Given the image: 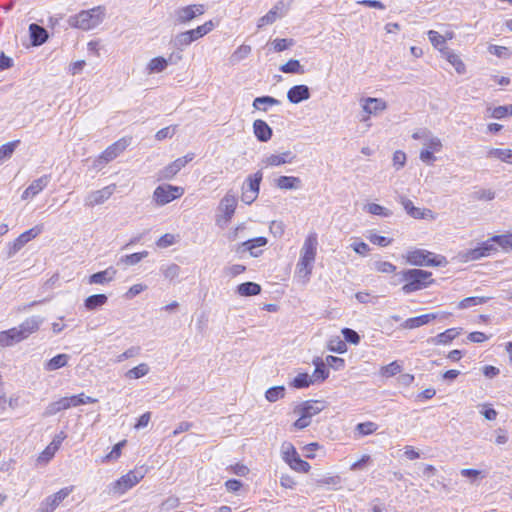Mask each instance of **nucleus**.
<instances>
[{
	"mask_svg": "<svg viewBox=\"0 0 512 512\" xmlns=\"http://www.w3.org/2000/svg\"><path fill=\"white\" fill-rule=\"evenodd\" d=\"M43 319L39 316H32L25 319L18 326L0 332V348L13 346L30 335L36 333Z\"/></svg>",
	"mask_w": 512,
	"mask_h": 512,
	"instance_id": "obj_1",
	"label": "nucleus"
},
{
	"mask_svg": "<svg viewBox=\"0 0 512 512\" xmlns=\"http://www.w3.org/2000/svg\"><path fill=\"white\" fill-rule=\"evenodd\" d=\"M396 276L397 281L393 284L403 283L401 291L405 295L423 290L434 282L431 272L416 268L402 270Z\"/></svg>",
	"mask_w": 512,
	"mask_h": 512,
	"instance_id": "obj_2",
	"label": "nucleus"
},
{
	"mask_svg": "<svg viewBox=\"0 0 512 512\" xmlns=\"http://www.w3.org/2000/svg\"><path fill=\"white\" fill-rule=\"evenodd\" d=\"M326 408V402L323 400H306L294 407V413L299 418L293 423L296 430H303L311 424L313 416L319 414Z\"/></svg>",
	"mask_w": 512,
	"mask_h": 512,
	"instance_id": "obj_3",
	"label": "nucleus"
},
{
	"mask_svg": "<svg viewBox=\"0 0 512 512\" xmlns=\"http://www.w3.org/2000/svg\"><path fill=\"white\" fill-rule=\"evenodd\" d=\"M412 138H427L429 140L428 145L420 151L419 159L427 165H433L436 161L434 153H439L443 149L442 140L427 128L418 129L412 134Z\"/></svg>",
	"mask_w": 512,
	"mask_h": 512,
	"instance_id": "obj_4",
	"label": "nucleus"
},
{
	"mask_svg": "<svg viewBox=\"0 0 512 512\" xmlns=\"http://www.w3.org/2000/svg\"><path fill=\"white\" fill-rule=\"evenodd\" d=\"M103 17L104 10L101 7H95L70 16L68 23L73 28L87 31L97 27L103 21Z\"/></svg>",
	"mask_w": 512,
	"mask_h": 512,
	"instance_id": "obj_5",
	"label": "nucleus"
},
{
	"mask_svg": "<svg viewBox=\"0 0 512 512\" xmlns=\"http://www.w3.org/2000/svg\"><path fill=\"white\" fill-rule=\"evenodd\" d=\"M406 261L414 266L444 267L448 261L445 256L437 255L426 249L415 248L407 251Z\"/></svg>",
	"mask_w": 512,
	"mask_h": 512,
	"instance_id": "obj_6",
	"label": "nucleus"
},
{
	"mask_svg": "<svg viewBox=\"0 0 512 512\" xmlns=\"http://www.w3.org/2000/svg\"><path fill=\"white\" fill-rule=\"evenodd\" d=\"M96 402L97 399L85 396L84 393H80L78 395H73L69 397H62L56 401L49 403L43 412V416L50 417L62 410H66L71 407H77L80 405Z\"/></svg>",
	"mask_w": 512,
	"mask_h": 512,
	"instance_id": "obj_7",
	"label": "nucleus"
},
{
	"mask_svg": "<svg viewBox=\"0 0 512 512\" xmlns=\"http://www.w3.org/2000/svg\"><path fill=\"white\" fill-rule=\"evenodd\" d=\"M131 144L130 137H123L110 146H108L100 155H98L92 163L95 170H101L108 163L120 156Z\"/></svg>",
	"mask_w": 512,
	"mask_h": 512,
	"instance_id": "obj_8",
	"label": "nucleus"
},
{
	"mask_svg": "<svg viewBox=\"0 0 512 512\" xmlns=\"http://www.w3.org/2000/svg\"><path fill=\"white\" fill-rule=\"evenodd\" d=\"M237 202L238 200L236 195L231 193L230 191L227 192L224 195V197L220 200L218 206L219 213L216 215L215 218V223L219 228L224 229L229 225L235 214Z\"/></svg>",
	"mask_w": 512,
	"mask_h": 512,
	"instance_id": "obj_9",
	"label": "nucleus"
},
{
	"mask_svg": "<svg viewBox=\"0 0 512 512\" xmlns=\"http://www.w3.org/2000/svg\"><path fill=\"white\" fill-rule=\"evenodd\" d=\"M146 471L141 468L130 470L125 475L111 483L110 490L116 495H123L128 490L136 486L144 477Z\"/></svg>",
	"mask_w": 512,
	"mask_h": 512,
	"instance_id": "obj_10",
	"label": "nucleus"
},
{
	"mask_svg": "<svg viewBox=\"0 0 512 512\" xmlns=\"http://www.w3.org/2000/svg\"><path fill=\"white\" fill-rule=\"evenodd\" d=\"M498 251L495 240H493V236L481 243L473 249H468L466 251L460 252L458 257L462 262L476 261L484 257H489Z\"/></svg>",
	"mask_w": 512,
	"mask_h": 512,
	"instance_id": "obj_11",
	"label": "nucleus"
},
{
	"mask_svg": "<svg viewBox=\"0 0 512 512\" xmlns=\"http://www.w3.org/2000/svg\"><path fill=\"white\" fill-rule=\"evenodd\" d=\"M283 461L294 471L298 473H308L311 466L302 460L293 444L285 442L281 446Z\"/></svg>",
	"mask_w": 512,
	"mask_h": 512,
	"instance_id": "obj_12",
	"label": "nucleus"
},
{
	"mask_svg": "<svg viewBox=\"0 0 512 512\" xmlns=\"http://www.w3.org/2000/svg\"><path fill=\"white\" fill-rule=\"evenodd\" d=\"M185 190L181 186L162 184L157 186L152 195L156 206H164L183 196Z\"/></svg>",
	"mask_w": 512,
	"mask_h": 512,
	"instance_id": "obj_13",
	"label": "nucleus"
},
{
	"mask_svg": "<svg viewBox=\"0 0 512 512\" xmlns=\"http://www.w3.org/2000/svg\"><path fill=\"white\" fill-rule=\"evenodd\" d=\"M206 11L204 4H190L182 6L174 11L175 23L178 25H185L190 23L195 18L202 16Z\"/></svg>",
	"mask_w": 512,
	"mask_h": 512,
	"instance_id": "obj_14",
	"label": "nucleus"
},
{
	"mask_svg": "<svg viewBox=\"0 0 512 512\" xmlns=\"http://www.w3.org/2000/svg\"><path fill=\"white\" fill-rule=\"evenodd\" d=\"M194 157V153H187L185 156L177 158L158 171L157 179L159 181L173 179L182 168L194 159Z\"/></svg>",
	"mask_w": 512,
	"mask_h": 512,
	"instance_id": "obj_15",
	"label": "nucleus"
},
{
	"mask_svg": "<svg viewBox=\"0 0 512 512\" xmlns=\"http://www.w3.org/2000/svg\"><path fill=\"white\" fill-rule=\"evenodd\" d=\"M290 8V1H278L264 16L259 18L257 27L263 28L264 26L273 24L278 18L284 17Z\"/></svg>",
	"mask_w": 512,
	"mask_h": 512,
	"instance_id": "obj_16",
	"label": "nucleus"
},
{
	"mask_svg": "<svg viewBox=\"0 0 512 512\" xmlns=\"http://www.w3.org/2000/svg\"><path fill=\"white\" fill-rule=\"evenodd\" d=\"M116 191V184L107 185L101 189L91 191L84 200V205L89 208L105 203Z\"/></svg>",
	"mask_w": 512,
	"mask_h": 512,
	"instance_id": "obj_17",
	"label": "nucleus"
},
{
	"mask_svg": "<svg viewBox=\"0 0 512 512\" xmlns=\"http://www.w3.org/2000/svg\"><path fill=\"white\" fill-rule=\"evenodd\" d=\"M363 117L361 121H367L372 115H377L387 109V102L381 98L367 97L360 100Z\"/></svg>",
	"mask_w": 512,
	"mask_h": 512,
	"instance_id": "obj_18",
	"label": "nucleus"
},
{
	"mask_svg": "<svg viewBox=\"0 0 512 512\" xmlns=\"http://www.w3.org/2000/svg\"><path fill=\"white\" fill-rule=\"evenodd\" d=\"M73 490L74 486L64 487L58 492L46 497L41 502L38 512H53Z\"/></svg>",
	"mask_w": 512,
	"mask_h": 512,
	"instance_id": "obj_19",
	"label": "nucleus"
},
{
	"mask_svg": "<svg viewBox=\"0 0 512 512\" xmlns=\"http://www.w3.org/2000/svg\"><path fill=\"white\" fill-rule=\"evenodd\" d=\"M41 232L42 226H35L20 234L14 241L8 243V256L15 255L25 244L36 238Z\"/></svg>",
	"mask_w": 512,
	"mask_h": 512,
	"instance_id": "obj_20",
	"label": "nucleus"
},
{
	"mask_svg": "<svg viewBox=\"0 0 512 512\" xmlns=\"http://www.w3.org/2000/svg\"><path fill=\"white\" fill-rule=\"evenodd\" d=\"M400 203L402 204L406 213L414 219H435V214L432 210L416 207L408 198L401 197Z\"/></svg>",
	"mask_w": 512,
	"mask_h": 512,
	"instance_id": "obj_21",
	"label": "nucleus"
},
{
	"mask_svg": "<svg viewBox=\"0 0 512 512\" xmlns=\"http://www.w3.org/2000/svg\"><path fill=\"white\" fill-rule=\"evenodd\" d=\"M296 159V154L292 151L287 150L281 153H274L266 155L262 159V163L265 167H277L285 164H291Z\"/></svg>",
	"mask_w": 512,
	"mask_h": 512,
	"instance_id": "obj_22",
	"label": "nucleus"
},
{
	"mask_svg": "<svg viewBox=\"0 0 512 512\" xmlns=\"http://www.w3.org/2000/svg\"><path fill=\"white\" fill-rule=\"evenodd\" d=\"M318 238L315 232L309 233L303 243L300 251V258L307 260H316L317 255Z\"/></svg>",
	"mask_w": 512,
	"mask_h": 512,
	"instance_id": "obj_23",
	"label": "nucleus"
},
{
	"mask_svg": "<svg viewBox=\"0 0 512 512\" xmlns=\"http://www.w3.org/2000/svg\"><path fill=\"white\" fill-rule=\"evenodd\" d=\"M268 240L266 237L260 236L253 239H249L247 241L242 242L238 245L236 251H248L251 256L258 257L261 255L262 251L259 250L260 247H263L267 244Z\"/></svg>",
	"mask_w": 512,
	"mask_h": 512,
	"instance_id": "obj_24",
	"label": "nucleus"
},
{
	"mask_svg": "<svg viewBox=\"0 0 512 512\" xmlns=\"http://www.w3.org/2000/svg\"><path fill=\"white\" fill-rule=\"evenodd\" d=\"M50 181L49 175H43L40 178L34 180L22 193L21 198L26 200L28 198H33L38 195L42 190L46 188Z\"/></svg>",
	"mask_w": 512,
	"mask_h": 512,
	"instance_id": "obj_25",
	"label": "nucleus"
},
{
	"mask_svg": "<svg viewBox=\"0 0 512 512\" xmlns=\"http://www.w3.org/2000/svg\"><path fill=\"white\" fill-rule=\"evenodd\" d=\"M310 89L307 85H295L287 92V99L292 104H298L310 98Z\"/></svg>",
	"mask_w": 512,
	"mask_h": 512,
	"instance_id": "obj_26",
	"label": "nucleus"
},
{
	"mask_svg": "<svg viewBox=\"0 0 512 512\" xmlns=\"http://www.w3.org/2000/svg\"><path fill=\"white\" fill-rule=\"evenodd\" d=\"M116 275H117V270L114 267L110 266L103 271H99L97 273L90 275L88 278V283L91 285L92 284L104 285V284L112 282L115 279Z\"/></svg>",
	"mask_w": 512,
	"mask_h": 512,
	"instance_id": "obj_27",
	"label": "nucleus"
},
{
	"mask_svg": "<svg viewBox=\"0 0 512 512\" xmlns=\"http://www.w3.org/2000/svg\"><path fill=\"white\" fill-rule=\"evenodd\" d=\"M253 133L260 142L269 141L273 135L271 127L261 119H257L253 122Z\"/></svg>",
	"mask_w": 512,
	"mask_h": 512,
	"instance_id": "obj_28",
	"label": "nucleus"
},
{
	"mask_svg": "<svg viewBox=\"0 0 512 512\" xmlns=\"http://www.w3.org/2000/svg\"><path fill=\"white\" fill-rule=\"evenodd\" d=\"M315 370L312 375L313 384L322 383L329 377V370L326 368V363L321 357H315L312 360Z\"/></svg>",
	"mask_w": 512,
	"mask_h": 512,
	"instance_id": "obj_29",
	"label": "nucleus"
},
{
	"mask_svg": "<svg viewBox=\"0 0 512 512\" xmlns=\"http://www.w3.org/2000/svg\"><path fill=\"white\" fill-rule=\"evenodd\" d=\"M29 34L33 46H40L48 39L47 30L36 23L29 25Z\"/></svg>",
	"mask_w": 512,
	"mask_h": 512,
	"instance_id": "obj_30",
	"label": "nucleus"
},
{
	"mask_svg": "<svg viewBox=\"0 0 512 512\" xmlns=\"http://www.w3.org/2000/svg\"><path fill=\"white\" fill-rule=\"evenodd\" d=\"M63 440L62 438L54 439L38 456L37 463L40 465L47 464L55 455V453L58 451L61 442Z\"/></svg>",
	"mask_w": 512,
	"mask_h": 512,
	"instance_id": "obj_31",
	"label": "nucleus"
},
{
	"mask_svg": "<svg viewBox=\"0 0 512 512\" xmlns=\"http://www.w3.org/2000/svg\"><path fill=\"white\" fill-rule=\"evenodd\" d=\"M215 28V23L212 20L206 21L204 24L197 26L194 29H190L185 31L191 41H197L198 39L204 37L208 33H210Z\"/></svg>",
	"mask_w": 512,
	"mask_h": 512,
	"instance_id": "obj_32",
	"label": "nucleus"
},
{
	"mask_svg": "<svg viewBox=\"0 0 512 512\" xmlns=\"http://www.w3.org/2000/svg\"><path fill=\"white\" fill-rule=\"evenodd\" d=\"M301 185V179L296 176H279L275 179V186L281 190L299 189Z\"/></svg>",
	"mask_w": 512,
	"mask_h": 512,
	"instance_id": "obj_33",
	"label": "nucleus"
},
{
	"mask_svg": "<svg viewBox=\"0 0 512 512\" xmlns=\"http://www.w3.org/2000/svg\"><path fill=\"white\" fill-rule=\"evenodd\" d=\"M315 261L299 258L296 265V275L303 279V283L310 280Z\"/></svg>",
	"mask_w": 512,
	"mask_h": 512,
	"instance_id": "obj_34",
	"label": "nucleus"
},
{
	"mask_svg": "<svg viewBox=\"0 0 512 512\" xmlns=\"http://www.w3.org/2000/svg\"><path fill=\"white\" fill-rule=\"evenodd\" d=\"M436 317H437L436 314L429 313V314H423L420 316L408 318L403 322L402 327L405 329L418 328L420 326L428 324L431 320L436 319Z\"/></svg>",
	"mask_w": 512,
	"mask_h": 512,
	"instance_id": "obj_35",
	"label": "nucleus"
},
{
	"mask_svg": "<svg viewBox=\"0 0 512 512\" xmlns=\"http://www.w3.org/2000/svg\"><path fill=\"white\" fill-rule=\"evenodd\" d=\"M442 57L445 58L455 68L458 74H464L466 72V66L464 62L453 50H444Z\"/></svg>",
	"mask_w": 512,
	"mask_h": 512,
	"instance_id": "obj_36",
	"label": "nucleus"
},
{
	"mask_svg": "<svg viewBox=\"0 0 512 512\" xmlns=\"http://www.w3.org/2000/svg\"><path fill=\"white\" fill-rule=\"evenodd\" d=\"M279 104L280 101L272 96H261L256 97L253 100L252 106L256 110L266 112L270 107L277 106Z\"/></svg>",
	"mask_w": 512,
	"mask_h": 512,
	"instance_id": "obj_37",
	"label": "nucleus"
},
{
	"mask_svg": "<svg viewBox=\"0 0 512 512\" xmlns=\"http://www.w3.org/2000/svg\"><path fill=\"white\" fill-rule=\"evenodd\" d=\"M427 36L431 44L435 49H437L441 55L444 50H448L449 48L446 46V37L441 35L439 32L435 30H429L427 32Z\"/></svg>",
	"mask_w": 512,
	"mask_h": 512,
	"instance_id": "obj_38",
	"label": "nucleus"
},
{
	"mask_svg": "<svg viewBox=\"0 0 512 512\" xmlns=\"http://www.w3.org/2000/svg\"><path fill=\"white\" fill-rule=\"evenodd\" d=\"M68 360H69V355L64 354V353L58 354V355L54 356L53 358H51L50 360H48L44 364V369L46 371L58 370L64 366H66L68 363Z\"/></svg>",
	"mask_w": 512,
	"mask_h": 512,
	"instance_id": "obj_39",
	"label": "nucleus"
},
{
	"mask_svg": "<svg viewBox=\"0 0 512 512\" xmlns=\"http://www.w3.org/2000/svg\"><path fill=\"white\" fill-rule=\"evenodd\" d=\"M107 301L108 298L105 294H95L85 299L84 306L87 310L93 311L105 305Z\"/></svg>",
	"mask_w": 512,
	"mask_h": 512,
	"instance_id": "obj_40",
	"label": "nucleus"
},
{
	"mask_svg": "<svg viewBox=\"0 0 512 512\" xmlns=\"http://www.w3.org/2000/svg\"><path fill=\"white\" fill-rule=\"evenodd\" d=\"M458 334L459 332L455 328H450L433 337L431 342L435 345H445L454 340Z\"/></svg>",
	"mask_w": 512,
	"mask_h": 512,
	"instance_id": "obj_41",
	"label": "nucleus"
},
{
	"mask_svg": "<svg viewBox=\"0 0 512 512\" xmlns=\"http://www.w3.org/2000/svg\"><path fill=\"white\" fill-rule=\"evenodd\" d=\"M487 156L507 164H512V149L492 148L487 152Z\"/></svg>",
	"mask_w": 512,
	"mask_h": 512,
	"instance_id": "obj_42",
	"label": "nucleus"
},
{
	"mask_svg": "<svg viewBox=\"0 0 512 512\" xmlns=\"http://www.w3.org/2000/svg\"><path fill=\"white\" fill-rule=\"evenodd\" d=\"M150 371L148 364L140 363L139 365L129 369L125 372V378L129 380H136L146 376Z\"/></svg>",
	"mask_w": 512,
	"mask_h": 512,
	"instance_id": "obj_43",
	"label": "nucleus"
},
{
	"mask_svg": "<svg viewBox=\"0 0 512 512\" xmlns=\"http://www.w3.org/2000/svg\"><path fill=\"white\" fill-rule=\"evenodd\" d=\"M260 292V285L254 282H245L237 286V293L240 296H255Z\"/></svg>",
	"mask_w": 512,
	"mask_h": 512,
	"instance_id": "obj_44",
	"label": "nucleus"
},
{
	"mask_svg": "<svg viewBox=\"0 0 512 512\" xmlns=\"http://www.w3.org/2000/svg\"><path fill=\"white\" fill-rule=\"evenodd\" d=\"M168 66V60L164 57H155L149 61L147 64V70L150 74L152 73H160L164 71Z\"/></svg>",
	"mask_w": 512,
	"mask_h": 512,
	"instance_id": "obj_45",
	"label": "nucleus"
},
{
	"mask_svg": "<svg viewBox=\"0 0 512 512\" xmlns=\"http://www.w3.org/2000/svg\"><path fill=\"white\" fill-rule=\"evenodd\" d=\"M313 384L312 377L308 373H299L291 382L290 386L296 389L308 388Z\"/></svg>",
	"mask_w": 512,
	"mask_h": 512,
	"instance_id": "obj_46",
	"label": "nucleus"
},
{
	"mask_svg": "<svg viewBox=\"0 0 512 512\" xmlns=\"http://www.w3.org/2000/svg\"><path fill=\"white\" fill-rule=\"evenodd\" d=\"M148 251H141L137 253H132L129 255H124L119 259V263L125 264L128 266L136 265L138 264L142 259L146 258L148 256Z\"/></svg>",
	"mask_w": 512,
	"mask_h": 512,
	"instance_id": "obj_47",
	"label": "nucleus"
},
{
	"mask_svg": "<svg viewBox=\"0 0 512 512\" xmlns=\"http://www.w3.org/2000/svg\"><path fill=\"white\" fill-rule=\"evenodd\" d=\"M280 71L287 74H303L305 72L303 66L296 59H290L288 62L281 65Z\"/></svg>",
	"mask_w": 512,
	"mask_h": 512,
	"instance_id": "obj_48",
	"label": "nucleus"
},
{
	"mask_svg": "<svg viewBox=\"0 0 512 512\" xmlns=\"http://www.w3.org/2000/svg\"><path fill=\"white\" fill-rule=\"evenodd\" d=\"M171 44L178 51H183L186 47H188L191 44V41L187 33L184 31L176 34L172 39Z\"/></svg>",
	"mask_w": 512,
	"mask_h": 512,
	"instance_id": "obj_49",
	"label": "nucleus"
},
{
	"mask_svg": "<svg viewBox=\"0 0 512 512\" xmlns=\"http://www.w3.org/2000/svg\"><path fill=\"white\" fill-rule=\"evenodd\" d=\"M19 143L20 140H14L0 146V164L12 156Z\"/></svg>",
	"mask_w": 512,
	"mask_h": 512,
	"instance_id": "obj_50",
	"label": "nucleus"
},
{
	"mask_svg": "<svg viewBox=\"0 0 512 512\" xmlns=\"http://www.w3.org/2000/svg\"><path fill=\"white\" fill-rule=\"evenodd\" d=\"M402 371V366L398 363V361H393L388 365L382 366L380 368V375L385 378H390L395 376L396 374Z\"/></svg>",
	"mask_w": 512,
	"mask_h": 512,
	"instance_id": "obj_51",
	"label": "nucleus"
},
{
	"mask_svg": "<svg viewBox=\"0 0 512 512\" xmlns=\"http://www.w3.org/2000/svg\"><path fill=\"white\" fill-rule=\"evenodd\" d=\"M285 396V388L284 386H274L269 388L265 392V398L268 402L274 403Z\"/></svg>",
	"mask_w": 512,
	"mask_h": 512,
	"instance_id": "obj_52",
	"label": "nucleus"
},
{
	"mask_svg": "<svg viewBox=\"0 0 512 512\" xmlns=\"http://www.w3.org/2000/svg\"><path fill=\"white\" fill-rule=\"evenodd\" d=\"M490 300V297H467L458 304L459 309H467L472 306L482 305Z\"/></svg>",
	"mask_w": 512,
	"mask_h": 512,
	"instance_id": "obj_53",
	"label": "nucleus"
},
{
	"mask_svg": "<svg viewBox=\"0 0 512 512\" xmlns=\"http://www.w3.org/2000/svg\"><path fill=\"white\" fill-rule=\"evenodd\" d=\"M365 210L372 215H377V216H381L384 218L390 217L392 215L391 210L387 209L384 206L376 204V203L367 204L365 206Z\"/></svg>",
	"mask_w": 512,
	"mask_h": 512,
	"instance_id": "obj_54",
	"label": "nucleus"
},
{
	"mask_svg": "<svg viewBox=\"0 0 512 512\" xmlns=\"http://www.w3.org/2000/svg\"><path fill=\"white\" fill-rule=\"evenodd\" d=\"M6 401V408L8 407L12 410L17 409L26 404L23 392H15L11 394L8 399L6 398Z\"/></svg>",
	"mask_w": 512,
	"mask_h": 512,
	"instance_id": "obj_55",
	"label": "nucleus"
},
{
	"mask_svg": "<svg viewBox=\"0 0 512 512\" xmlns=\"http://www.w3.org/2000/svg\"><path fill=\"white\" fill-rule=\"evenodd\" d=\"M262 178H263V174L261 171H257L253 175L248 176V178L246 179V182L248 184V188H249L248 190L251 193L259 194L260 183L262 181Z\"/></svg>",
	"mask_w": 512,
	"mask_h": 512,
	"instance_id": "obj_56",
	"label": "nucleus"
},
{
	"mask_svg": "<svg viewBox=\"0 0 512 512\" xmlns=\"http://www.w3.org/2000/svg\"><path fill=\"white\" fill-rule=\"evenodd\" d=\"M497 247H501L505 251L512 250V233L493 236Z\"/></svg>",
	"mask_w": 512,
	"mask_h": 512,
	"instance_id": "obj_57",
	"label": "nucleus"
},
{
	"mask_svg": "<svg viewBox=\"0 0 512 512\" xmlns=\"http://www.w3.org/2000/svg\"><path fill=\"white\" fill-rule=\"evenodd\" d=\"M327 348L328 350L339 354L345 353L347 351V345L345 341L338 336L329 340Z\"/></svg>",
	"mask_w": 512,
	"mask_h": 512,
	"instance_id": "obj_58",
	"label": "nucleus"
},
{
	"mask_svg": "<svg viewBox=\"0 0 512 512\" xmlns=\"http://www.w3.org/2000/svg\"><path fill=\"white\" fill-rule=\"evenodd\" d=\"M251 53V46L249 45H240L232 54L231 59L234 62H239L248 57Z\"/></svg>",
	"mask_w": 512,
	"mask_h": 512,
	"instance_id": "obj_59",
	"label": "nucleus"
},
{
	"mask_svg": "<svg viewBox=\"0 0 512 512\" xmlns=\"http://www.w3.org/2000/svg\"><path fill=\"white\" fill-rule=\"evenodd\" d=\"M180 505V499L176 496L166 498L160 505L161 512H169Z\"/></svg>",
	"mask_w": 512,
	"mask_h": 512,
	"instance_id": "obj_60",
	"label": "nucleus"
},
{
	"mask_svg": "<svg viewBox=\"0 0 512 512\" xmlns=\"http://www.w3.org/2000/svg\"><path fill=\"white\" fill-rule=\"evenodd\" d=\"M272 44L276 52H282L292 47L294 45V40L291 38H277Z\"/></svg>",
	"mask_w": 512,
	"mask_h": 512,
	"instance_id": "obj_61",
	"label": "nucleus"
},
{
	"mask_svg": "<svg viewBox=\"0 0 512 512\" xmlns=\"http://www.w3.org/2000/svg\"><path fill=\"white\" fill-rule=\"evenodd\" d=\"M318 486H339L341 477L339 475L325 476L316 480Z\"/></svg>",
	"mask_w": 512,
	"mask_h": 512,
	"instance_id": "obj_62",
	"label": "nucleus"
},
{
	"mask_svg": "<svg viewBox=\"0 0 512 512\" xmlns=\"http://www.w3.org/2000/svg\"><path fill=\"white\" fill-rule=\"evenodd\" d=\"M162 273L165 278L169 280H174L180 274V267L175 263H171L166 267L162 268Z\"/></svg>",
	"mask_w": 512,
	"mask_h": 512,
	"instance_id": "obj_63",
	"label": "nucleus"
},
{
	"mask_svg": "<svg viewBox=\"0 0 512 512\" xmlns=\"http://www.w3.org/2000/svg\"><path fill=\"white\" fill-rule=\"evenodd\" d=\"M375 270L380 273L391 274L396 271V266L389 261H376Z\"/></svg>",
	"mask_w": 512,
	"mask_h": 512,
	"instance_id": "obj_64",
	"label": "nucleus"
}]
</instances>
